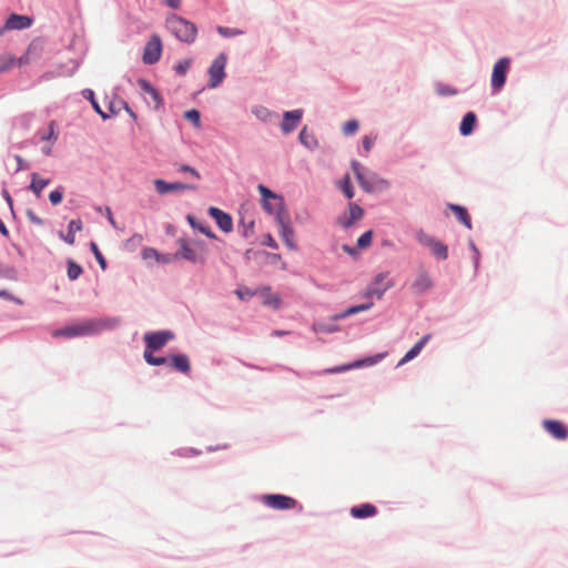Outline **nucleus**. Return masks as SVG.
<instances>
[{"label":"nucleus","instance_id":"f257e3e1","mask_svg":"<svg viewBox=\"0 0 568 568\" xmlns=\"http://www.w3.org/2000/svg\"><path fill=\"white\" fill-rule=\"evenodd\" d=\"M166 28L181 41L192 43L197 34L196 27L178 17L172 16L166 19Z\"/></svg>","mask_w":568,"mask_h":568},{"label":"nucleus","instance_id":"f03ea898","mask_svg":"<svg viewBox=\"0 0 568 568\" xmlns=\"http://www.w3.org/2000/svg\"><path fill=\"white\" fill-rule=\"evenodd\" d=\"M101 324L97 321H84L53 332V337L72 338L77 336L91 335L101 329Z\"/></svg>","mask_w":568,"mask_h":568},{"label":"nucleus","instance_id":"7ed1b4c3","mask_svg":"<svg viewBox=\"0 0 568 568\" xmlns=\"http://www.w3.org/2000/svg\"><path fill=\"white\" fill-rule=\"evenodd\" d=\"M353 172L359 183V185L366 191L372 192L377 184L387 185V181L378 179L376 174L363 171L362 165L357 161L352 162Z\"/></svg>","mask_w":568,"mask_h":568},{"label":"nucleus","instance_id":"20e7f679","mask_svg":"<svg viewBox=\"0 0 568 568\" xmlns=\"http://www.w3.org/2000/svg\"><path fill=\"white\" fill-rule=\"evenodd\" d=\"M416 240L423 246L430 248L432 253L439 260H446L448 257V247L436 240L435 237L427 234L425 231L419 230L416 232Z\"/></svg>","mask_w":568,"mask_h":568},{"label":"nucleus","instance_id":"39448f33","mask_svg":"<svg viewBox=\"0 0 568 568\" xmlns=\"http://www.w3.org/2000/svg\"><path fill=\"white\" fill-rule=\"evenodd\" d=\"M276 222L280 227V235L282 240L284 241L285 245L291 251H296L297 245L295 243V233L291 225L290 215L286 212H278L276 216Z\"/></svg>","mask_w":568,"mask_h":568},{"label":"nucleus","instance_id":"423d86ee","mask_svg":"<svg viewBox=\"0 0 568 568\" xmlns=\"http://www.w3.org/2000/svg\"><path fill=\"white\" fill-rule=\"evenodd\" d=\"M393 286H394V283L392 280H388L387 272L378 273L374 277L369 287L364 293V296L365 297L376 296L378 300H381L383 297V295L385 294V292Z\"/></svg>","mask_w":568,"mask_h":568},{"label":"nucleus","instance_id":"0eeeda50","mask_svg":"<svg viewBox=\"0 0 568 568\" xmlns=\"http://www.w3.org/2000/svg\"><path fill=\"white\" fill-rule=\"evenodd\" d=\"M225 65H226V57L224 54H220L211 64L209 69V87L216 88L219 87L224 78H225Z\"/></svg>","mask_w":568,"mask_h":568},{"label":"nucleus","instance_id":"6e6552de","mask_svg":"<svg viewBox=\"0 0 568 568\" xmlns=\"http://www.w3.org/2000/svg\"><path fill=\"white\" fill-rule=\"evenodd\" d=\"M262 501L265 506L277 510L292 509L297 505L294 498L276 494L264 495Z\"/></svg>","mask_w":568,"mask_h":568},{"label":"nucleus","instance_id":"1a4fd4ad","mask_svg":"<svg viewBox=\"0 0 568 568\" xmlns=\"http://www.w3.org/2000/svg\"><path fill=\"white\" fill-rule=\"evenodd\" d=\"M509 65L510 60L508 58H501L495 63L491 74V87L494 90L498 91L504 87Z\"/></svg>","mask_w":568,"mask_h":568},{"label":"nucleus","instance_id":"9d476101","mask_svg":"<svg viewBox=\"0 0 568 568\" xmlns=\"http://www.w3.org/2000/svg\"><path fill=\"white\" fill-rule=\"evenodd\" d=\"M162 52V42L161 39L158 36L151 37L149 42L144 47L143 52V62L145 64H153L158 62L161 58Z\"/></svg>","mask_w":568,"mask_h":568},{"label":"nucleus","instance_id":"9b49d317","mask_svg":"<svg viewBox=\"0 0 568 568\" xmlns=\"http://www.w3.org/2000/svg\"><path fill=\"white\" fill-rule=\"evenodd\" d=\"M173 338V334L170 332H155L149 333L144 335V341L146 344L145 349L149 352L159 351L165 344Z\"/></svg>","mask_w":568,"mask_h":568},{"label":"nucleus","instance_id":"f8f14e48","mask_svg":"<svg viewBox=\"0 0 568 568\" xmlns=\"http://www.w3.org/2000/svg\"><path fill=\"white\" fill-rule=\"evenodd\" d=\"M181 252L180 255L192 263L203 264L206 261V254L203 246L199 248L190 246L184 240L180 241Z\"/></svg>","mask_w":568,"mask_h":568},{"label":"nucleus","instance_id":"ddd939ff","mask_svg":"<svg viewBox=\"0 0 568 568\" xmlns=\"http://www.w3.org/2000/svg\"><path fill=\"white\" fill-rule=\"evenodd\" d=\"M433 285L434 281L430 274L425 270H420L412 282L410 290L414 294L422 295L428 292Z\"/></svg>","mask_w":568,"mask_h":568},{"label":"nucleus","instance_id":"4468645a","mask_svg":"<svg viewBox=\"0 0 568 568\" xmlns=\"http://www.w3.org/2000/svg\"><path fill=\"white\" fill-rule=\"evenodd\" d=\"M154 186L159 194H166L169 192H178V191H186V190H195L196 189V186L193 184H187V183H182V182L169 183L161 179L154 180Z\"/></svg>","mask_w":568,"mask_h":568},{"label":"nucleus","instance_id":"2eb2a0df","mask_svg":"<svg viewBox=\"0 0 568 568\" xmlns=\"http://www.w3.org/2000/svg\"><path fill=\"white\" fill-rule=\"evenodd\" d=\"M32 19L28 16L22 14H11L8 17L4 26L0 28V34H2L6 30H22L27 29L31 26Z\"/></svg>","mask_w":568,"mask_h":568},{"label":"nucleus","instance_id":"dca6fc26","mask_svg":"<svg viewBox=\"0 0 568 568\" xmlns=\"http://www.w3.org/2000/svg\"><path fill=\"white\" fill-rule=\"evenodd\" d=\"M542 427L551 437L558 440L568 438V428L559 420L546 419L542 422Z\"/></svg>","mask_w":568,"mask_h":568},{"label":"nucleus","instance_id":"f3484780","mask_svg":"<svg viewBox=\"0 0 568 568\" xmlns=\"http://www.w3.org/2000/svg\"><path fill=\"white\" fill-rule=\"evenodd\" d=\"M364 215L363 209L356 204L351 202L348 204V215L339 216L338 224L344 229L351 227L356 221L361 220Z\"/></svg>","mask_w":568,"mask_h":568},{"label":"nucleus","instance_id":"a211bd4d","mask_svg":"<svg viewBox=\"0 0 568 568\" xmlns=\"http://www.w3.org/2000/svg\"><path fill=\"white\" fill-rule=\"evenodd\" d=\"M209 214L215 220L216 224L223 232L229 233L232 231L233 221L230 214L214 206L209 209Z\"/></svg>","mask_w":568,"mask_h":568},{"label":"nucleus","instance_id":"6ab92c4d","mask_svg":"<svg viewBox=\"0 0 568 568\" xmlns=\"http://www.w3.org/2000/svg\"><path fill=\"white\" fill-rule=\"evenodd\" d=\"M302 116H303L302 110H293V111L285 112L283 115L282 124H281L282 131L285 134L294 131L297 128Z\"/></svg>","mask_w":568,"mask_h":568},{"label":"nucleus","instance_id":"aec40b11","mask_svg":"<svg viewBox=\"0 0 568 568\" xmlns=\"http://www.w3.org/2000/svg\"><path fill=\"white\" fill-rule=\"evenodd\" d=\"M384 357H385V354H377L376 356H371V357H366L364 359L357 361L356 363H354L352 365L344 366V367L329 368V369H326L325 372L329 373V374H334V373H339V372H343V371H346L349 368H354V367L369 366V365H374V364L378 363Z\"/></svg>","mask_w":568,"mask_h":568},{"label":"nucleus","instance_id":"412c9836","mask_svg":"<svg viewBox=\"0 0 568 568\" xmlns=\"http://www.w3.org/2000/svg\"><path fill=\"white\" fill-rule=\"evenodd\" d=\"M138 85L142 92L149 94V97L152 99L154 103L155 109H159L163 104V100L160 93L149 81H146L145 79H139Z\"/></svg>","mask_w":568,"mask_h":568},{"label":"nucleus","instance_id":"4be33fe9","mask_svg":"<svg viewBox=\"0 0 568 568\" xmlns=\"http://www.w3.org/2000/svg\"><path fill=\"white\" fill-rule=\"evenodd\" d=\"M374 306V304L372 302L369 303H363V304H359V305H355V306H351L348 308H346L345 311L338 313V314H335L331 317L332 321H339V320H344L348 316H352V315H355V314H358L361 312H365V311H368L371 310L372 307Z\"/></svg>","mask_w":568,"mask_h":568},{"label":"nucleus","instance_id":"5701e85b","mask_svg":"<svg viewBox=\"0 0 568 568\" xmlns=\"http://www.w3.org/2000/svg\"><path fill=\"white\" fill-rule=\"evenodd\" d=\"M41 48L39 43L31 42L26 51L24 54H22L18 60L16 59V63L19 65H26L31 63L32 60L38 58L40 55Z\"/></svg>","mask_w":568,"mask_h":568},{"label":"nucleus","instance_id":"b1692460","mask_svg":"<svg viewBox=\"0 0 568 568\" xmlns=\"http://www.w3.org/2000/svg\"><path fill=\"white\" fill-rule=\"evenodd\" d=\"M257 190L263 200V207H270V200L276 202V206H283V199L276 193L272 192L268 187L263 184L257 186Z\"/></svg>","mask_w":568,"mask_h":568},{"label":"nucleus","instance_id":"393cba45","mask_svg":"<svg viewBox=\"0 0 568 568\" xmlns=\"http://www.w3.org/2000/svg\"><path fill=\"white\" fill-rule=\"evenodd\" d=\"M82 230V221L81 220H72L68 226V233L63 234L60 232V237L68 243L69 245H73L75 242V233Z\"/></svg>","mask_w":568,"mask_h":568},{"label":"nucleus","instance_id":"a878e982","mask_svg":"<svg viewBox=\"0 0 568 568\" xmlns=\"http://www.w3.org/2000/svg\"><path fill=\"white\" fill-rule=\"evenodd\" d=\"M430 335L423 336L406 354L405 356L399 361L398 365H403L413 358H415L424 348L426 343L429 341Z\"/></svg>","mask_w":568,"mask_h":568},{"label":"nucleus","instance_id":"bb28decb","mask_svg":"<svg viewBox=\"0 0 568 568\" xmlns=\"http://www.w3.org/2000/svg\"><path fill=\"white\" fill-rule=\"evenodd\" d=\"M170 365L174 369H176L183 374H187L191 369L189 357L184 354L173 355L170 358Z\"/></svg>","mask_w":568,"mask_h":568},{"label":"nucleus","instance_id":"cd10ccee","mask_svg":"<svg viewBox=\"0 0 568 568\" xmlns=\"http://www.w3.org/2000/svg\"><path fill=\"white\" fill-rule=\"evenodd\" d=\"M376 513H377V509L372 504H363V505L351 508V515L354 518L362 519V518L373 517L376 515Z\"/></svg>","mask_w":568,"mask_h":568},{"label":"nucleus","instance_id":"c85d7f7f","mask_svg":"<svg viewBox=\"0 0 568 568\" xmlns=\"http://www.w3.org/2000/svg\"><path fill=\"white\" fill-rule=\"evenodd\" d=\"M476 121H477L476 114L474 112H467L464 115L460 126H459L460 134L464 136L471 134V132L474 131Z\"/></svg>","mask_w":568,"mask_h":568},{"label":"nucleus","instance_id":"c756f323","mask_svg":"<svg viewBox=\"0 0 568 568\" xmlns=\"http://www.w3.org/2000/svg\"><path fill=\"white\" fill-rule=\"evenodd\" d=\"M455 214L457 220L463 223L467 229H471V221L467 210L460 205L449 204L448 206Z\"/></svg>","mask_w":568,"mask_h":568},{"label":"nucleus","instance_id":"7c9ffc66","mask_svg":"<svg viewBox=\"0 0 568 568\" xmlns=\"http://www.w3.org/2000/svg\"><path fill=\"white\" fill-rule=\"evenodd\" d=\"M50 183V180L49 179H41L37 173H33L32 174V181H31V184H30V189L32 190V192L37 195V196H40L41 195V192L42 190L49 185Z\"/></svg>","mask_w":568,"mask_h":568},{"label":"nucleus","instance_id":"2f4dec72","mask_svg":"<svg viewBox=\"0 0 568 568\" xmlns=\"http://www.w3.org/2000/svg\"><path fill=\"white\" fill-rule=\"evenodd\" d=\"M300 141L303 145H305L310 150L315 149L318 145V142H317V139L315 138V135L311 132H307L306 128H304L300 132Z\"/></svg>","mask_w":568,"mask_h":568},{"label":"nucleus","instance_id":"473e14b6","mask_svg":"<svg viewBox=\"0 0 568 568\" xmlns=\"http://www.w3.org/2000/svg\"><path fill=\"white\" fill-rule=\"evenodd\" d=\"M339 328L341 327L336 324L324 323V322L314 323L312 326V329L315 333H326V334H332V333L338 332Z\"/></svg>","mask_w":568,"mask_h":568},{"label":"nucleus","instance_id":"72a5a7b5","mask_svg":"<svg viewBox=\"0 0 568 568\" xmlns=\"http://www.w3.org/2000/svg\"><path fill=\"white\" fill-rule=\"evenodd\" d=\"M187 221L193 229H197L201 233L205 234L211 239H215V234L211 231L210 226L202 222H196L192 215H187Z\"/></svg>","mask_w":568,"mask_h":568},{"label":"nucleus","instance_id":"f704fd0d","mask_svg":"<svg viewBox=\"0 0 568 568\" xmlns=\"http://www.w3.org/2000/svg\"><path fill=\"white\" fill-rule=\"evenodd\" d=\"M120 106H123L132 118H136L135 113L129 108V105L123 100H119L118 102L111 101L109 103L108 114H110V118L119 113Z\"/></svg>","mask_w":568,"mask_h":568},{"label":"nucleus","instance_id":"c9c22d12","mask_svg":"<svg viewBox=\"0 0 568 568\" xmlns=\"http://www.w3.org/2000/svg\"><path fill=\"white\" fill-rule=\"evenodd\" d=\"M337 187L346 195L347 199L351 200L354 197V187L351 184V178L348 174L337 182Z\"/></svg>","mask_w":568,"mask_h":568},{"label":"nucleus","instance_id":"e433bc0d","mask_svg":"<svg viewBox=\"0 0 568 568\" xmlns=\"http://www.w3.org/2000/svg\"><path fill=\"white\" fill-rule=\"evenodd\" d=\"M16 64V58L12 54L0 55V73L10 70Z\"/></svg>","mask_w":568,"mask_h":568},{"label":"nucleus","instance_id":"4c0bfd02","mask_svg":"<svg viewBox=\"0 0 568 568\" xmlns=\"http://www.w3.org/2000/svg\"><path fill=\"white\" fill-rule=\"evenodd\" d=\"M144 359L148 364L153 366H160L168 362L165 357H155L152 355V352H149L148 349L144 351Z\"/></svg>","mask_w":568,"mask_h":568},{"label":"nucleus","instance_id":"58836bf2","mask_svg":"<svg viewBox=\"0 0 568 568\" xmlns=\"http://www.w3.org/2000/svg\"><path fill=\"white\" fill-rule=\"evenodd\" d=\"M82 274V267L74 263L73 261H70L68 264V277L71 281L77 280Z\"/></svg>","mask_w":568,"mask_h":568},{"label":"nucleus","instance_id":"ea45409f","mask_svg":"<svg viewBox=\"0 0 568 568\" xmlns=\"http://www.w3.org/2000/svg\"><path fill=\"white\" fill-rule=\"evenodd\" d=\"M84 97L91 101L93 109L102 116V119H104V120L110 119V114H106L104 111H102V109L100 108L98 102L94 100L93 91L88 90L85 92Z\"/></svg>","mask_w":568,"mask_h":568},{"label":"nucleus","instance_id":"a19ab883","mask_svg":"<svg viewBox=\"0 0 568 568\" xmlns=\"http://www.w3.org/2000/svg\"><path fill=\"white\" fill-rule=\"evenodd\" d=\"M372 239H373L372 231H367V232L363 233L357 240V246L359 248H366L367 246L371 245Z\"/></svg>","mask_w":568,"mask_h":568},{"label":"nucleus","instance_id":"79ce46f5","mask_svg":"<svg viewBox=\"0 0 568 568\" xmlns=\"http://www.w3.org/2000/svg\"><path fill=\"white\" fill-rule=\"evenodd\" d=\"M184 116L186 120L191 121L196 128L201 125V115L197 110H189L185 112Z\"/></svg>","mask_w":568,"mask_h":568},{"label":"nucleus","instance_id":"37998d69","mask_svg":"<svg viewBox=\"0 0 568 568\" xmlns=\"http://www.w3.org/2000/svg\"><path fill=\"white\" fill-rule=\"evenodd\" d=\"M90 247H91V251L93 252L97 261L99 262L100 266L105 270L106 267V262H105V258L103 257L102 253L100 252L97 243L92 242L90 244Z\"/></svg>","mask_w":568,"mask_h":568},{"label":"nucleus","instance_id":"c03bdc74","mask_svg":"<svg viewBox=\"0 0 568 568\" xmlns=\"http://www.w3.org/2000/svg\"><path fill=\"white\" fill-rule=\"evenodd\" d=\"M252 112L256 118H258L262 121H267L271 115L270 110L264 106H256L253 109Z\"/></svg>","mask_w":568,"mask_h":568},{"label":"nucleus","instance_id":"a18cd8bd","mask_svg":"<svg viewBox=\"0 0 568 568\" xmlns=\"http://www.w3.org/2000/svg\"><path fill=\"white\" fill-rule=\"evenodd\" d=\"M358 122L356 120L347 121L343 126V133L346 135H352L358 130Z\"/></svg>","mask_w":568,"mask_h":568},{"label":"nucleus","instance_id":"49530a36","mask_svg":"<svg viewBox=\"0 0 568 568\" xmlns=\"http://www.w3.org/2000/svg\"><path fill=\"white\" fill-rule=\"evenodd\" d=\"M41 140H57L55 122L51 121L48 125V132L41 135Z\"/></svg>","mask_w":568,"mask_h":568},{"label":"nucleus","instance_id":"de8ad7c7","mask_svg":"<svg viewBox=\"0 0 568 568\" xmlns=\"http://www.w3.org/2000/svg\"><path fill=\"white\" fill-rule=\"evenodd\" d=\"M176 169H178L179 172L189 173L192 176H194L195 179H200L201 178L200 173L194 168H192V166H190L187 164H178Z\"/></svg>","mask_w":568,"mask_h":568},{"label":"nucleus","instance_id":"09e8293b","mask_svg":"<svg viewBox=\"0 0 568 568\" xmlns=\"http://www.w3.org/2000/svg\"><path fill=\"white\" fill-rule=\"evenodd\" d=\"M217 32L223 37H234L237 34H242V31L239 29H230L225 27H217Z\"/></svg>","mask_w":568,"mask_h":568},{"label":"nucleus","instance_id":"8fccbe9b","mask_svg":"<svg viewBox=\"0 0 568 568\" xmlns=\"http://www.w3.org/2000/svg\"><path fill=\"white\" fill-rule=\"evenodd\" d=\"M264 304L277 308L281 304V298L277 295L268 294L264 300Z\"/></svg>","mask_w":568,"mask_h":568},{"label":"nucleus","instance_id":"3c124183","mask_svg":"<svg viewBox=\"0 0 568 568\" xmlns=\"http://www.w3.org/2000/svg\"><path fill=\"white\" fill-rule=\"evenodd\" d=\"M62 199L63 193L59 190H54L49 194V200L53 205H58L59 203H61Z\"/></svg>","mask_w":568,"mask_h":568},{"label":"nucleus","instance_id":"603ef678","mask_svg":"<svg viewBox=\"0 0 568 568\" xmlns=\"http://www.w3.org/2000/svg\"><path fill=\"white\" fill-rule=\"evenodd\" d=\"M190 67H191V61L185 60L175 65V71L179 74L184 75L186 73V71L190 69Z\"/></svg>","mask_w":568,"mask_h":568},{"label":"nucleus","instance_id":"864d4df0","mask_svg":"<svg viewBox=\"0 0 568 568\" xmlns=\"http://www.w3.org/2000/svg\"><path fill=\"white\" fill-rule=\"evenodd\" d=\"M142 256L144 260H149V258H155L159 261V253L152 248V247H146L142 251Z\"/></svg>","mask_w":568,"mask_h":568},{"label":"nucleus","instance_id":"5fc2aeb1","mask_svg":"<svg viewBox=\"0 0 568 568\" xmlns=\"http://www.w3.org/2000/svg\"><path fill=\"white\" fill-rule=\"evenodd\" d=\"M376 140V136L365 135L363 138V148L366 152H369L374 142Z\"/></svg>","mask_w":568,"mask_h":568},{"label":"nucleus","instance_id":"6e6d98bb","mask_svg":"<svg viewBox=\"0 0 568 568\" xmlns=\"http://www.w3.org/2000/svg\"><path fill=\"white\" fill-rule=\"evenodd\" d=\"M264 210L271 214L276 213V215L278 214V212H285L283 210V206H276V202L272 200H270V207H264Z\"/></svg>","mask_w":568,"mask_h":568},{"label":"nucleus","instance_id":"4d7b16f0","mask_svg":"<svg viewBox=\"0 0 568 568\" xmlns=\"http://www.w3.org/2000/svg\"><path fill=\"white\" fill-rule=\"evenodd\" d=\"M263 244H264V245H267V246H270V247H272V248H277V247H278V246H277V243L275 242V240L272 237V235H271V234H267V235L265 236V240L263 241Z\"/></svg>","mask_w":568,"mask_h":568},{"label":"nucleus","instance_id":"13d9d810","mask_svg":"<svg viewBox=\"0 0 568 568\" xmlns=\"http://www.w3.org/2000/svg\"><path fill=\"white\" fill-rule=\"evenodd\" d=\"M4 200H7L9 205L12 206V199L7 191H4Z\"/></svg>","mask_w":568,"mask_h":568},{"label":"nucleus","instance_id":"bf43d9fd","mask_svg":"<svg viewBox=\"0 0 568 568\" xmlns=\"http://www.w3.org/2000/svg\"><path fill=\"white\" fill-rule=\"evenodd\" d=\"M168 3H169V6H170L171 8H173V9H178V8H179V4H180V2H175V1L168 2Z\"/></svg>","mask_w":568,"mask_h":568},{"label":"nucleus","instance_id":"052dcab7","mask_svg":"<svg viewBox=\"0 0 568 568\" xmlns=\"http://www.w3.org/2000/svg\"><path fill=\"white\" fill-rule=\"evenodd\" d=\"M0 296L9 298V294L6 291H0Z\"/></svg>","mask_w":568,"mask_h":568},{"label":"nucleus","instance_id":"680f3d73","mask_svg":"<svg viewBox=\"0 0 568 568\" xmlns=\"http://www.w3.org/2000/svg\"><path fill=\"white\" fill-rule=\"evenodd\" d=\"M274 334L277 335V336H282V335H285L287 333L283 332V331H275Z\"/></svg>","mask_w":568,"mask_h":568},{"label":"nucleus","instance_id":"e2e57ef3","mask_svg":"<svg viewBox=\"0 0 568 568\" xmlns=\"http://www.w3.org/2000/svg\"><path fill=\"white\" fill-rule=\"evenodd\" d=\"M443 94H449V93H455V91H449L447 89H444V91L442 92Z\"/></svg>","mask_w":568,"mask_h":568},{"label":"nucleus","instance_id":"0e129e2a","mask_svg":"<svg viewBox=\"0 0 568 568\" xmlns=\"http://www.w3.org/2000/svg\"><path fill=\"white\" fill-rule=\"evenodd\" d=\"M443 94H449V93H455V91H449L447 89H444V91L442 92Z\"/></svg>","mask_w":568,"mask_h":568},{"label":"nucleus","instance_id":"69168bd1","mask_svg":"<svg viewBox=\"0 0 568 568\" xmlns=\"http://www.w3.org/2000/svg\"><path fill=\"white\" fill-rule=\"evenodd\" d=\"M31 220H32V221H34V222H37V223H41V220H40V219L32 217Z\"/></svg>","mask_w":568,"mask_h":568},{"label":"nucleus","instance_id":"338daca9","mask_svg":"<svg viewBox=\"0 0 568 568\" xmlns=\"http://www.w3.org/2000/svg\"><path fill=\"white\" fill-rule=\"evenodd\" d=\"M237 295H239L241 298H243V294H242V292L237 291Z\"/></svg>","mask_w":568,"mask_h":568},{"label":"nucleus","instance_id":"774afa93","mask_svg":"<svg viewBox=\"0 0 568 568\" xmlns=\"http://www.w3.org/2000/svg\"><path fill=\"white\" fill-rule=\"evenodd\" d=\"M344 250L351 252V250L347 246H344Z\"/></svg>","mask_w":568,"mask_h":568}]
</instances>
